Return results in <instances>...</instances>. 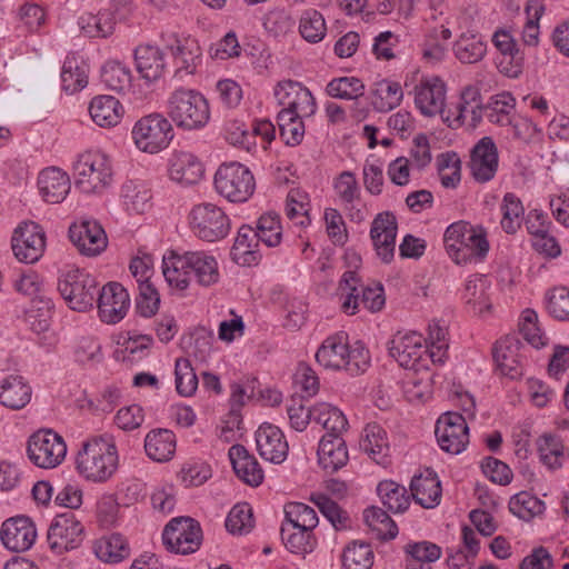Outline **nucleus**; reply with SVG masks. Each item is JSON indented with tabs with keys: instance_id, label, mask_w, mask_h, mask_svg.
I'll return each mask as SVG.
<instances>
[{
	"instance_id": "f257e3e1",
	"label": "nucleus",
	"mask_w": 569,
	"mask_h": 569,
	"mask_svg": "<svg viewBox=\"0 0 569 569\" xmlns=\"http://www.w3.org/2000/svg\"><path fill=\"white\" fill-rule=\"evenodd\" d=\"M117 446L110 436L93 437L83 442L76 458V469L84 479L106 482L118 470Z\"/></svg>"
},
{
	"instance_id": "f03ea898",
	"label": "nucleus",
	"mask_w": 569,
	"mask_h": 569,
	"mask_svg": "<svg viewBox=\"0 0 569 569\" xmlns=\"http://www.w3.org/2000/svg\"><path fill=\"white\" fill-rule=\"evenodd\" d=\"M316 360L326 369L345 370L350 376L365 372L369 366L368 351L362 347L350 349L343 332L327 337L316 352Z\"/></svg>"
},
{
	"instance_id": "7ed1b4c3",
	"label": "nucleus",
	"mask_w": 569,
	"mask_h": 569,
	"mask_svg": "<svg viewBox=\"0 0 569 569\" xmlns=\"http://www.w3.org/2000/svg\"><path fill=\"white\" fill-rule=\"evenodd\" d=\"M443 242L449 257L458 264L482 259L489 250L485 233L465 221L451 223L445 231Z\"/></svg>"
},
{
	"instance_id": "20e7f679",
	"label": "nucleus",
	"mask_w": 569,
	"mask_h": 569,
	"mask_svg": "<svg viewBox=\"0 0 569 569\" xmlns=\"http://www.w3.org/2000/svg\"><path fill=\"white\" fill-rule=\"evenodd\" d=\"M168 116L179 128L200 129L210 119V108L199 91L180 88L169 97Z\"/></svg>"
},
{
	"instance_id": "39448f33",
	"label": "nucleus",
	"mask_w": 569,
	"mask_h": 569,
	"mask_svg": "<svg viewBox=\"0 0 569 569\" xmlns=\"http://www.w3.org/2000/svg\"><path fill=\"white\" fill-rule=\"evenodd\" d=\"M213 182L216 191L230 202L247 201L256 188L253 174L239 162L222 163Z\"/></svg>"
},
{
	"instance_id": "423d86ee",
	"label": "nucleus",
	"mask_w": 569,
	"mask_h": 569,
	"mask_svg": "<svg viewBox=\"0 0 569 569\" xmlns=\"http://www.w3.org/2000/svg\"><path fill=\"white\" fill-rule=\"evenodd\" d=\"M58 290L68 306L79 312L92 308L99 292L96 279L79 269L63 273L58 280Z\"/></svg>"
},
{
	"instance_id": "0eeeda50",
	"label": "nucleus",
	"mask_w": 569,
	"mask_h": 569,
	"mask_svg": "<svg viewBox=\"0 0 569 569\" xmlns=\"http://www.w3.org/2000/svg\"><path fill=\"white\" fill-rule=\"evenodd\" d=\"M188 218L192 232L199 239L209 242L226 238L231 228L228 214L211 202L193 206Z\"/></svg>"
},
{
	"instance_id": "6e6552de",
	"label": "nucleus",
	"mask_w": 569,
	"mask_h": 569,
	"mask_svg": "<svg viewBox=\"0 0 569 569\" xmlns=\"http://www.w3.org/2000/svg\"><path fill=\"white\" fill-rule=\"evenodd\" d=\"M131 133L136 147L148 153H157L167 148L173 138L170 121L157 112L140 118Z\"/></svg>"
},
{
	"instance_id": "1a4fd4ad",
	"label": "nucleus",
	"mask_w": 569,
	"mask_h": 569,
	"mask_svg": "<svg viewBox=\"0 0 569 569\" xmlns=\"http://www.w3.org/2000/svg\"><path fill=\"white\" fill-rule=\"evenodd\" d=\"M76 187L84 193H97L110 184L112 170L108 158L99 152H84L76 163Z\"/></svg>"
},
{
	"instance_id": "9d476101",
	"label": "nucleus",
	"mask_w": 569,
	"mask_h": 569,
	"mask_svg": "<svg viewBox=\"0 0 569 569\" xmlns=\"http://www.w3.org/2000/svg\"><path fill=\"white\" fill-rule=\"evenodd\" d=\"M27 452L36 466L48 469L63 461L67 446L57 432L50 429L38 430L29 438Z\"/></svg>"
},
{
	"instance_id": "9b49d317",
	"label": "nucleus",
	"mask_w": 569,
	"mask_h": 569,
	"mask_svg": "<svg viewBox=\"0 0 569 569\" xmlns=\"http://www.w3.org/2000/svg\"><path fill=\"white\" fill-rule=\"evenodd\" d=\"M162 540L168 550L189 555L199 549L202 541V531L199 522L192 518H173L164 527Z\"/></svg>"
},
{
	"instance_id": "f8f14e48",
	"label": "nucleus",
	"mask_w": 569,
	"mask_h": 569,
	"mask_svg": "<svg viewBox=\"0 0 569 569\" xmlns=\"http://www.w3.org/2000/svg\"><path fill=\"white\" fill-rule=\"evenodd\" d=\"M50 549L57 555L77 549L84 539V528L71 511L57 515L51 522L48 535Z\"/></svg>"
},
{
	"instance_id": "ddd939ff",
	"label": "nucleus",
	"mask_w": 569,
	"mask_h": 569,
	"mask_svg": "<svg viewBox=\"0 0 569 569\" xmlns=\"http://www.w3.org/2000/svg\"><path fill=\"white\" fill-rule=\"evenodd\" d=\"M440 448L449 453L462 452L469 443L466 418L458 412H446L439 417L435 430Z\"/></svg>"
},
{
	"instance_id": "4468645a",
	"label": "nucleus",
	"mask_w": 569,
	"mask_h": 569,
	"mask_svg": "<svg viewBox=\"0 0 569 569\" xmlns=\"http://www.w3.org/2000/svg\"><path fill=\"white\" fill-rule=\"evenodd\" d=\"M11 242L13 253L19 261L34 263L44 252V231L33 221L22 222L14 230Z\"/></svg>"
},
{
	"instance_id": "2eb2a0df",
	"label": "nucleus",
	"mask_w": 569,
	"mask_h": 569,
	"mask_svg": "<svg viewBox=\"0 0 569 569\" xmlns=\"http://www.w3.org/2000/svg\"><path fill=\"white\" fill-rule=\"evenodd\" d=\"M274 96L282 107L279 112H290L301 117H311L316 112L317 104L312 93L298 81L278 82Z\"/></svg>"
},
{
	"instance_id": "dca6fc26",
	"label": "nucleus",
	"mask_w": 569,
	"mask_h": 569,
	"mask_svg": "<svg viewBox=\"0 0 569 569\" xmlns=\"http://www.w3.org/2000/svg\"><path fill=\"white\" fill-rule=\"evenodd\" d=\"M447 87L437 76L422 78L413 88L416 108L425 117L443 116Z\"/></svg>"
},
{
	"instance_id": "f3484780",
	"label": "nucleus",
	"mask_w": 569,
	"mask_h": 569,
	"mask_svg": "<svg viewBox=\"0 0 569 569\" xmlns=\"http://www.w3.org/2000/svg\"><path fill=\"white\" fill-rule=\"evenodd\" d=\"M99 316L106 323H117L124 318L130 307L127 289L119 282H109L97 296Z\"/></svg>"
},
{
	"instance_id": "a211bd4d",
	"label": "nucleus",
	"mask_w": 569,
	"mask_h": 569,
	"mask_svg": "<svg viewBox=\"0 0 569 569\" xmlns=\"http://www.w3.org/2000/svg\"><path fill=\"white\" fill-rule=\"evenodd\" d=\"M161 42L171 52L176 62L181 64L178 71L184 70L188 74L194 73L197 62L202 54L201 48L194 38L166 31L161 33Z\"/></svg>"
},
{
	"instance_id": "6ab92c4d",
	"label": "nucleus",
	"mask_w": 569,
	"mask_h": 569,
	"mask_svg": "<svg viewBox=\"0 0 569 569\" xmlns=\"http://www.w3.org/2000/svg\"><path fill=\"white\" fill-rule=\"evenodd\" d=\"M69 238L78 251L87 257H96L106 250L108 238L103 228L96 221L83 220L69 228Z\"/></svg>"
},
{
	"instance_id": "aec40b11",
	"label": "nucleus",
	"mask_w": 569,
	"mask_h": 569,
	"mask_svg": "<svg viewBox=\"0 0 569 569\" xmlns=\"http://www.w3.org/2000/svg\"><path fill=\"white\" fill-rule=\"evenodd\" d=\"M398 223L396 216L390 211L378 213L370 229V237L377 254L386 263L395 256Z\"/></svg>"
},
{
	"instance_id": "412c9836",
	"label": "nucleus",
	"mask_w": 569,
	"mask_h": 569,
	"mask_svg": "<svg viewBox=\"0 0 569 569\" xmlns=\"http://www.w3.org/2000/svg\"><path fill=\"white\" fill-rule=\"evenodd\" d=\"M498 150L490 137L481 138L471 150L469 167L476 181H490L498 170Z\"/></svg>"
},
{
	"instance_id": "4be33fe9",
	"label": "nucleus",
	"mask_w": 569,
	"mask_h": 569,
	"mask_svg": "<svg viewBox=\"0 0 569 569\" xmlns=\"http://www.w3.org/2000/svg\"><path fill=\"white\" fill-rule=\"evenodd\" d=\"M37 538V530L28 517H14L2 523L1 540L4 547L14 552L29 550Z\"/></svg>"
},
{
	"instance_id": "5701e85b",
	"label": "nucleus",
	"mask_w": 569,
	"mask_h": 569,
	"mask_svg": "<svg viewBox=\"0 0 569 569\" xmlns=\"http://www.w3.org/2000/svg\"><path fill=\"white\" fill-rule=\"evenodd\" d=\"M256 443L259 455L264 460L273 463H281L286 460L289 446L278 427L262 423L256 431Z\"/></svg>"
},
{
	"instance_id": "b1692460",
	"label": "nucleus",
	"mask_w": 569,
	"mask_h": 569,
	"mask_svg": "<svg viewBox=\"0 0 569 569\" xmlns=\"http://www.w3.org/2000/svg\"><path fill=\"white\" fill-rule=\"evenodd\" d=\"M422 335L411 331L398 333L391 340L389 352L397 362L407 369L415 368L416 363L427 353Z\"/></svg>"
},
{
	"instance_id": "393cba45",
	"label": "nucleus",
	"mask_w": 569,
	"mask_h": 569,
	"mask_svg": "<svg viewBox=\"0 0 569 569\" xmlns=\"http://www.w3.org/2000/svg\"><path fill=\"white\" fill-rule=\"evenodd\" d=\"M521 347L516 336L501 338L493 347V359L501 375L517 379L522 375V365L519 358Z\"/></svg>"
},
{
	"instance_id": "a878e982",
	"label": "nucleus",
	"mask_w": 569,
	"mask_h": 569,
	"mask_svg": "<svg viewBox=\"0 0 569 569\" xmlns=\"http://www.w3.org/2000/svg\"><path fill=\"white\" fill-rule=\"evenodd\" d=\"M360 448L376 463L387 467L391 463L390 446L386 430L378 423H368L360 439Z\"/></svg>"
},
{
	"instance_id": "bb28decb",
	"label": "nucleus",
	"mask_w": 569,
	"mask_h": 569,
	"mask_svg": "<svg viewBox=\"0 0 569 569\" xmlns=\"http://www.w3.org/2000/svg\"><path fill=\"white\" fill-rule=\"evenodd\" d=\"M228 456L236 475L244 483L257 487L263 481L262 468L242 445L232 446L229 449Z\"/></svg>"
},
{
	"instance_id": "cd10ccee",
	"label": "nucleus",
	"mask_w": 569,
	"mask_h": 569,
	"mask_svg": "<svg viewBox=\"0 0 569 569\" xmlns=\"http://www.w3.org/2000/svg\"><path fill=\"white\" fill-rule=\"evenodd\" d=\"M38 188L44 201L59 203L70 191V179L59 168H47L38 177Z\"/></svg>"
},
{
	"instance_id": "c85d7f7f",
	"label": "nucleus",
	"mask_w": 569,
	"mask_h": 569,
	"mask_svg": "<svg viewBox=\"0 0 569 569\" xmlns=\"http://www.w3.org/2000/svg\"><path fill=\"white\" fill-rule=\"evenodd\" d=\"M410 491L415 501L423 508H435L440 503L441 485L436 472L429 469L412 478Z\"/></svg>"
},
{
	"instance_id": "c756f323",
	"label": "nucleus",
	"mask_w": 569,
	"mask_h": 569,
	"mask_svg": "<svg viewBox=\"0 0 569 569\" xmlns=\"http://www.w3.org/2000/svg\"><path fill=\"white\" fill-rule=\"evenodd\" d=\"M319 465L329 472L342 468L348 459V450L341 436L325 435L318 447Z\"/></svg>"
},
{
	"instance_id": "7c9ffc66",
	"label": "nucleus",
	"mask_w": 569,
	"mask_h": 569,
	"mask_svg": "<svg viewBox=\"0 0 569 569\" xmlns=\"http://www.w3.org/2000/svg\"><path fill=\"white\" fill-rule=\"evenodd\" d=\"M137 71L148 82L157 81L166 70L163 52L150 44L139 46L134 50Z\"/></svg>"
},
{
	"instance_id": "2f4dec72",
	"label": "nucleus",
	"mask_w": 569,
	"mask_h": 569,
	"mask_svg": "<svg viewBox=\"0 0 569 569\" xmlns=\"http://www.w3.org/2000/svg\"><path fill=\"white\" fill-rule=\"evenodd\" d=\"M202 174L203 166L192 153L177 152L170 160V179L180 184H194L200 181Z\"/></svg>"
},
{
	"instance_id": "473e14b6",
	"label": "nucleus",
	"mask_w": 569,
	"mask_h": 569,
	"mask_svg": "<svg viewBox=\"0 0 569 569\" xmlns=\"http://www.w3.org/2000/svg\"><path fill=\"white\" fill-rule=\"evenodd\" d=\"M31 396L32 389L22 376L11 375L0 382V403L9 409L24 408Z\"/></svg>"
},
{
	"instance_id": "72a5a7b5",
	"label": "nucleus",
	"mask_w": 569,
	"mask_h": 569,
	"mask_svg": "<svg viewBox=\"0 0 569 569\" xmlns=\"http://www.w3.org/2000/svg\"><path fill=\"white\" fill-rule=\"evenodd\" d=\"M89 112L93 122L99 127L110 128L120 122L123 116V107L112 96H98L91 100Z\"/></svg>"
},
{
	"instance_id": "f704fd0d",
	"label": "nucleus",
	"mask_w": 569,
	"mask_h": 569,
	"mask_svg": "<svg viewBox=\"0 0 569 569\" xmlns=\"http://www.w3.org/2000/svg\"><path fill=\"white\" fill-rule=\"evenodd\" d=\"M182 263L189 264L190 272L194 274L201 286L213 284L219 279L217 260L204 251L186 252V260Z\"/></svg>"
},
{
	"instance_id": "c9c22d12",
	"label": "nucleus",
	"mask_w": 569,
	"mask_h": 569,
	"mask_svg": "<svg viewBox=\"0 0 569 569\" xmlns=\"http://www.w3.org/2000/svg\"><path fill=\"white\" fill-rule=\"evenodd\" d=\"M144 450L154 461H168L176 451V436L171 430L157 429L150 431L144 440Z\"/></svg>"
},
{
	"instance_id": "e433bc0d",
	"label": "nucleus",
	"mask_w": 569,
	"mask_h": 569,
	"mask_svg": "<svg viewBox=\"0 0 569 569\" xmlns=\"http://www.w3.org/2000/svg\"><path fill=\"white\" fill-rule=\"evenodd\" d=\"M539 459L549 470H558L563 465L565 445L562 439L552 433L541 435L537 441Z\"/></svg>"
},
{
	"instance_id": "4c0bfd02",
	"label": "nucleus",
	"mask_w": 569,
	"mask_h": 569,
	"mask_svg": "<svg viewBox=\"0 0 569 569\" xmlns=\"http://www.w3.org/2000/svg\"><path fill=\"white\" fill-rule=\"evenodd\" d=\"M465 299L473 313L483 315V312L490 311L489 283L483 276L475 274L467 280Z\"/></svg>"
},
{
	"instance_id": "58836bf2",
	"label": "nucleus",
	"mask_w": 569,
	"mask_h": 569,
	"mask_svg": "<svg viewBox=\"0 0 569 569\" xmlns=\"http://www.w3.org/2000/svg\"><path fill=\"white\" fill-rule=\"evenodd\" d=\"M281 538L287 550L299 556L312 552L317 546V538L313 531L284 523L281 526Z\"/></svg>"
},
{
	"instance_id": "ea45409f",
	"label": "nucleus",
	"mask_w": 569,
	"mask_h": 569,
	"mask_svg": "<svg viewBox=\"0 0 569 569\" xmlns=\"http://www.w3.org/2000/svg\"><path fill=\"white\" fill-rule=\"evenodd\" d=\"M258 241L259 240L252 227H240L231 249L233 260L237 263L248 266L256 263L258 261V252L254 248L258 246Z\"/></svg>"
},
{
	"instance_id": "a19ab883",
	"label": "nucleus",
	"mask_w": 569,
	"mask_h": 569,
	"mask_svg": "<svg viewBox=\"0 0 569 569\" xmlns=\"http://www.w3.org/2000/svg\"><path fill=\"white\" fill-rule=\"evenodd\" d=\"M186 260V253L178 256L171 253L169 257H163L162 273L168 284L179 291L188 288L190 282V268L189 264L182 263Z\"/></svg>"
},
{
	"instance_id": "79ce46f5",
	"label": "nucleus",
	"mask_w": 569,
	"mask_h": 569,
	"mask_svg": "<svg viewBox=\"0 0 569 569\" xmlns=\"http://www.w3.org/2000/svg\"><path fill=\"white\" fill-rule=\"evenodd\" d=\"M403 92L399 82L382 80L378 82L371 92V104L380 112H386L398 107Z\"/></svg>"
},
{
	"instance_id": "37998d69",
	"label": "nucleus",
	"mask_w": 569,
	"mask_h": 569,
	"mask_svg": "<svg viewBox=\"0 0 569 569\" xmlns=\"http://www.w3.org/2000/svg\"><path fill=\"white\" fill-rule=\"evenodd\" d=\"M453 50L462 63H476L485 57L487 47L480 34L467 32L459 37Z\"/></svg>"
},
{
	"instance_id": "c03bdc74",
	"label": "nucleus",
	"mask_w": 569,
	"mask_h": 569,
	"mask_svg": "<svg viewBox=\"0 0 569 569\" xmlns=\"http://www.w3.org/2000/svg\"><path fill=\"white\" fill-rule=\"evenodd\" d=\"M61 83L68 93L83 89L88 83V67L76 57H67L62 66Z\"/></svg>"
},
{
	"instance_id": "a18cd8bd",
	"label": "nucleus",
	"mask_w": 569,
	"mask_h": 569,
	"mask_svg": "<svg viewBox=\"0 0 569 569\" xmlns=\"http://www.w3.org/2000/svg\"><path fill=\"white\" fill-rule=\"evenodd\" d=\"M315 412L316 422L327 430L326 435L341 436L347 431L348 420L337 407L321 402L315 405Z\"/></svg>"
},
{
	"instance_id": "49530a36",
	"label": "nucleus",
	"mask_w": 569,
	"mask_h": 569,
	"mask_svg": "<svg viewBox=\"0 0 569 569\" xmlns=\"http://www.w3.org/2000/svg\"><path fill=\"white\" fill-rule=\"evenodd\" d=\"M366 525L380 540H390L398 535V528L391 517L381 508L370 507L363 511Z\"/></svg>"
},
{
	"instance_id": "de8ad7c7",
	"label": "nucleus",
	"mask_w": 569,
	"mask_h": 569,
	"mask_svg": "<svg viewBox=\"0 0 569 569\" xmlns=\"http://www.w3.org/2000/svg\"><path fill=\"white\" fill-rule=\"evenodd\" d=\"M310 200L307 192L301 189H291L286 199V216L296 226L306 227L310 224Z\"/></svg>"
},
{
	"instance_id": "09e8293b",
	"label": "nucleus",
	"mask_w": 569,
	"mask_h": 569,
	"mask_svg": "<svg viewBox=\"0 0 569 569\" xmlns=\"http://www.w3.org/2000/svg\"><path fill=\"white\" fill-rule=\"evenodd\" d=\"M339 290L345 300L342 310L348 315H355L360 310L362 283L355 271H346L339 282Z\"/></svg>"
},
{
	"instance_id": "8fccbe9b",
	"label": "nucleus",
	"mask_w": 569,
	"mask_h": 569,
	"mask_svg": "<svg viewBox=\"0 0 569 569\" xmlns=\"http://www.w3.org/2000/svg\"><path fill=\"white\" fill-rule=\"evenodd\" d=\"M94 553L106 562H119L129 555V548L121 535L112 533L94 542Z\"/></svg>"
},
{
	"instance_id": "3c124183",
	"label": "nucleus",
	"mask_w": 569,
	"mask_h": 569,
	"mask_svg": "<svg viewBox=\"0 0 569 569\" xmlns=\"http://www.w3.org/2000/svg\"><path fill=\"white\" fill-rule=\"evenodd\" d=\"M122 198L129 212L142 214L151 208V192L142 183L127 181L122 186Z\"/></svg>"
},
{
	"instance_id": "603ef678",
	"label": "nucleus",
	"mask_w": 569,
	"mask_h": 569,
	"mask_svg": "<svg viewBox=\"0 0 569 569\" xmlns=\"http://www.w3.org/2000/svg\"><path fill=\"white\" fill-rule=\"evenodd\" d=\"M378 495L383 503L392 512H402L409 506V498L405 487L392 480H383L377 487Z\"/></svg>"
},
{
	"instance_id": "864d4df0",
	"label": "nucleus",
	"mask_w": 569,
	"mask_h": 569,
	"mask_svg": "<svg viewBox=\"0 0 569 569\" xmlns=\"http://www.w3.org/2000/svg\"><path fill=\"white\" fill-rule=\"evenodd\" d=\"M373 565V551L369 543L353 541L342 553L345 569H370Z\"/></svg>"
},
{
	"instance_id": "5fc2aeb1",
	"label": "nucleus",
	"mask_w": 569,
	"mask_h": 569,
	"mask_svg": "<svg viewBox=\"0 0 569 569\" xmlns=\"http://www.w3.org/2000/svg\"><path fill=\"white\" fill-rule=\"evenodd\" d=\"M310 500L320 512L330 521L336 530H345L350 527V518L340 506L323 493H313Z\"/></svg>"
},
{
	"instance_id": "6e6d98bb",
	"label": "nucleus",
	"mask_w": 569,
	"mask_h": 569,
	"mask_svg": "<svg viewBox=\"0 0 569 569\" xmlns=\"http://www.w3.org/2000/svg\"><path fill=\"white\" fill-rule=\"evenodd\" d=\"M326 92L336 99L357 100L365 94V84L356 77L335 78L327 84Z\"/></svg>"
},
{
	"instance_id": "4d7b16f0",
	"label": "nucleus",
	"mask_w": 569,
	"mask_h": 569,
	"mask_svg": "<svg viewBox=\"0 0 569 569\" xmlns=\"http://www.w3.org/2000/svg\"><path fill=\"white\" fill-rule=\"evenodd\" d=\"M284 525L310 531H313L319 521L315 509L301 502L287 505L284 507Z\"/></svg>"
},
{
	"instance_id": "13d9d810",
	"label": "nucleus",
	"mask_w": 569,
	"mask_h": 569,
	"mask_svg": "<svg viewBox=\"0 0 569 569\" xmlns=\"http://www.w3.org/2000/svg\"><path fill=\"white\" fill-rule=\"evenodd\" d=\"M305 117L295 116L290 112H279L277 122L282 140L288 146H298L305 137Z\"/></svg>"
},
{
	"instance_id": "bf43d9fd",
	"label": "nucleus",
	"mask_w": 569,
	"mask_h": 569,
	"mask_svg": "<svg viewBox=\"0 0 569 569\" xmlns=\"http://www.w3.org/2000/svg\"><path fill=\"white\" fill-rule=\"evenodd\" d=\"M101 81L116 92H123L131 86V71L117 61L107 62L101 70Z\"/></svg>"
},
{
	"instance_id": "052dcab7",
	"label": "nucleus",
	"mask_w": 569,
	"mask_h": 569,
	"mask_svg": "<svg viewBox=\"0 0 569 569\" xmlns=\"http://www.w3.org/2000/svg\"><path fill=\"white\" fill-rule=\"evenodd\" d=\"M254 232L258 240L262 241L266 246H278L282 238L280 217L274 212L262 214L257 222Z\"/></svg>"
},
{
	"instance_id": "680f3d73",
	"label": "nucleus",
	"mask_w": 569,
	"mask_h": 569,
	"mask_svg": "<svg viewBox=\"0 0 569 569\" xmlns=\"http://www.w3.org/2000/svg\"><path fill=\"white\" fill-rule=\"evenodd\" d=\"M299 31L308 42L321 41L327 31L322 14L315 9L306 10L300 18Z\"/></svg>"
},
{
	"instance_id": "e2e57ef3",
	"label": "nucleus",
	"mask_w": 569,
	"mask_h": 569,
	"mask_svg": "<svg viewBox=\"0 0 569 569\" xmlns=\"http://www.w3.org/2000/svg\"><path fill=\"white\" fill-rule=\"evenodd\" d=\"M509 509L518 518L529 520L545 511V503L537 497L522 491L511 498Z\"/></svg>"
},
{
	"instance_id": "0e129e2a",
	"label": "nucleus",
	"mask_w": 569,
	"mask_h": 569,
	"mask_svg": "<svg viewBox=\"0 0 569 569\" xmlns=\"http://www.w3.org/2000/svg\"><path fill=\"white\" fill-rule=\"evenodd\" d=\"M501 227L507 233H516L521 226L523 206L513 193H506L503 197Z\"/></svg>"
},
{
	"instance_id": "69168bd1",
	"label": "nucleus",
	"mask_w": 569,
	"mask_h": 569,
	"mask_svg": "<svg viewBox=\"0 0 569 569\" xmlns=\"http://www.w3.org/2000/svg\"><path fill=\"white\" fill-rule=\"evenodd\" d=\"M438 172L445 188H456L461 179V161L458 154L441 153L438 157Z\"/></svg>"
},
{
	"instance_id": "338daca9",
	"label": "nucleus",
	"mask_w": 569,
	"mask_h": 569,
	"mask_svg": "<svg viewBox=\"0 0 569 569\" xmlns=\"http://www.w3.org/2000/svg\"><path fill=\"white\" fill-rule=\"evenodd\" d=\"M176 389L183 397L192 396L198 388V378L187 358H178L174 365Z\"/></svg>"
},
{
	"instance_id": "774afa93",
	"label": "nucleus",
	"mask_w": 569,
	"mask_h": 569,
	"mask_svg": "<svg viewBox=\"0 0 569 569\" xmlns=\"http://www.w3.org/2000/svg\"><path fill=\"white\" fill-rule=\"evenodd\" d=\"M226 528L232 535H244L253 528L252 509L248 503L236 505L226 519Z\"/></svg>"
}]
</instances>
